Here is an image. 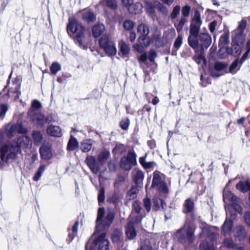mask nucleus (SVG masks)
<instances>
[{"instance_id": "1", "label": "nucleus", "mask_w": 250, "mask_h": 250, "mask_svg": "<svg viewBox=\"0 0 250 250\" xmlns=\"http://www.w3.org/2000/svg\"><path fill=\"white\" fill-rule=\"evenodd\" d=\"M84 27L81 23H79L74 19H70L67 26V31L68 34H75L73 40L74 42L81 48L86 50L88 47L92 51L90 46L91 42L84 36Z\"/></svg>"}, {"instance_id": "2", "label": "nucleus", "mask_w": 250, "mask_h": 250, "mask_svg": "<svg viewBox=\"0 0 250 250\" xmlns=\"http://www.w3.org/2000/svg\"><path fill=\"white\" fill-rule=\"evenodd\" d=\"M115 218L114 213L108 211L105 215L104 208L103 207L99 208L96 219V228L95 230V237L97 236L96 232L103 231L108 229L112 223Z\"/></svg>"}, {"instance_id": "3", "label": "nucleus", "mask_w": 250, "mask_h": 250, "mask_svg": "<svg viewBox=\"0 0 250 250\" xmlns=\"http://www.w3.org/2000/svg\"><path fill=\"white\" fill-rule=\"evenodd\" d=\"M20 150V147L16 144L5 145L0 150V159L5 163L12 161L16 159Z\"/></svg>"}, {"instance_id": "4", "label": "nucleus", "mask_w": 250, "mask_h": 250, "mask_svg": "<svg viewBox=\"0 0 250 250\" xmlns=\"http://www.w3.org/2000/svg\"><path fill=\"white\" fill-rule=\"evenodd\" d=\"M195 229L188 226L185 230V225L177 230L174 234L175 238L181 244H185L188 242L189 244L193 243L195 239L194 235Z\"/></svg>"}, {"instance_id": "5", "label": "nucleus", "mask_w": 250, "mask_h": 250, "mask_svg": "<svg viewBox=\"0 0 250 250\" xmlns=\"http://www.w3.org/2000/svg\"><path fill=\"white\" fill-rule=\"evenodd\" d=\"M137 155L133 151H129L126 156L123 157L120 161L121 167L125 170L129 171L137 164Z\"/></svg>"}, {"instance_id": "6", "label": "nucleus", "mask_w": 250, "mask_h": 250, "mask_svg": "<svg viewBox=\"0 0 250 250\" xmlns=\"http://www.w3.org/2000/svg\"><path fill=\"white\" fill-rule=\"evenodd\" d=\"M202 21L201 19L200 12L196 10L192 17L190 24L189 34L196 35L199 34Z\"/></svg>"}, {"instance_id": "7", "label": "nucleus", "mask_w": 250, "mask_h": 250, "mask_svg": "<svg viewBox=\"0 0 250 250\" xmlns=\"http://www.w3.org/2000/svg\"><path fill=\"white\" fill-rule=\"evenodd\" d=\"M142 219V217L138 215L134 219L131 218V220L127 223L125 227V234L129 239L132 240L136 236L137 232L134 228V224L140 223Z\"/></svg>"}, {"instance_id": "8", "label": "nucleus", "mask_w": 250, "mask_h": 250, "mask_svg": "<svg viewBox=\"0 0 250 250\" xmlns=\"http://www.w3.org/2000/svg\"><path fill=\"white\" fill-rule=\"evenodd\" d=\"M137 30L141 34V36L138 38V42L142 45L148 46L150 44V40L147 37L149 32L148 26L146 24H141L138 26Z\"/></svg>"}, {"instance_id": "9", "label": "nucleus", "mask_w": 250, "mask_h": 250, "mask_svg": "<svg viewBox=\"0 0 250 250\" xmlns=\"http://www.w3.org/2000/svg\"><path fill=\"white\" fill-rule=\"evenodd\" d=\"M123 5L127 7L129 13L132 14H137L140 13L142 8V5L140 2L133 3V0H121Z\"/></svg>"}, {"instance_id": "10", "label": "nucleus", "mask_w": 250, "mask_h": 250, "mask_svg": "<svg viewBox=\"0 0 250 250\" xmlns=\"http://www.w3.org/2000/svg\"><path fill=\"white\" fill-rule=\"evenodd\" d=\"M29 117L32 122L39 125L42 126L45 124L44 116L38 111H33L32 109L29 110L28 112Z\"/></svg>"}, {"instance_id": "11", "label": "nucleus", "mask_w": 250, "mask_h": 250, "mask_svg": "<svg viewBox=\"0 0 250 250\" xmlns=\"http://www.w3.org/2000/svg\"><path fill=\"white\" fill-rule=\"evenodd\" d=\"M106 233L102 232L96 239H95V246L98 245L99 250H108L109 241L105 238Z\"/></svg>"}, {"instance_id": "12", "label": "nucleus", "mask_w": 250, "mask_h": 250, "mask_svg": "<svg viewBox=\"0 0 250 250\" xmlns=\"http://www.w3.org/2000/svg\"><path fill=\"white\" fill-rule=\"evenodd\" d=\"M40 153L42 159L45 160L50 159L52 156L51 145L49 143L42 144L40 148Z\"/></svg>"}, {"instance_id": "13", "label": "nucleus", "mask_w": 250, "mask_h": 250, "mask_svg": "<svg viewBox=\"0 0 250 250\" xmlns=\"http://www.w3.org/2000/svg\"><path fill=\"white\" fill-rule=\"evenodd\" d=\"M82 16L83 20L88 24L94 21V12L91 9L86 8L83 10Z\"/></svg>"}, {"instance_id": "14", "label": "nucleus", "mask_w": 250, "mask_h": 250, "mask_svg": "<svg viewBox=\"0 0 250 250\" xmlns=\"http://www.w3.org/2000/svg\"><path fill=\"white\" fill-rule=\"evenodd\" d=\"M199 36L202 47L208 48L211 43V36L208 33H201L200 35L199 34Z\"/></svg>"}, {"instance_id": "15", "label": "nucleus", "mask_w": 250, "mask_h": 250, "mask_svg": "<svg viewBox=\"0 0 250 250\" xmlns=\"http://www.w3.org/2000/svg\"><path fill=\"white\" fill-rule=\"evenodd\" d=\"M247 235V232L245 229L242 226L237 227L234 232V236L238 241L244 240Z\"/></svg>"}, {"instance_id": "16", "label": "nucleus", "mask_w": 250, "mask_h": 250, "mask_svg": "<svg viewBox=\"0 0 250 250\" xmlns=\"http://www.w3.org/2000/svg\"><path fill=\"white\" fill-rule=\"evenodd\" d=\"M227 64L223 62H216L214 65V70L211 71V76L214 77H219L221 76L219 72L221 71L227 67Z\"/></svg>"}, {"instance_id": "17", "label": "nucleus", "mask_w": 250, "mask_h": 250, "mask_svg": "<svg viewBox=\"0 0 250 250\" xmlns=\"http://www.w3.org/2000/svg\"><path fill=\"white\" fill-rule=\"evenodd\" d=\"M236 188L243 193L250 191V178H248L244 181L239 182L236 185Z\"/></svg>"}, {"instance_id": "18", "label": "nucleus", "mask_w": 250, "mask_h": 250, "mask_svg": "<svg viewBox=\"0 0 250 250\" xmlns=\"http://www.w3.org/2000/svg\"><path fill=\"white\" fill-rule=\"evenodd\" d=\"M48 134L50 136L60 137L62 135L61 129L58 126L50 125L46 129Z\"/></svg>"}, {"instance_id": "19", "label": "nucleus", "mask_w": 250, "mask_h": 250, "mask_svg": "<svg viewBox=\"0 0 250 250\" xmlns=\"http://www.w3.org/2000/svg\"><path fill=\"white\" fill-rule=\"evenodd\" d=\"M161 208L164 211H165V210L167 208L166 203L160 198H154L153 199V209L155 211H157Z\"/></svg>"}, {"instance_id": "20", "label": "nucleus", "mask_w": 250, "mask_h": 250, "mask_svg": "<svg viewBox=\"0 0 250 250\" xmlns=\"http://www.w3.org/2000/svg\"><path fill=\"white\" fill-rule=\"evenodd\" d=\"M108 44V45L103 49L105 53L110 57L115 56L117 54V48L115 46V42L113 41Z\"/></svg>"}, {"instance_id": "21", "label": "nucleus", "mask_w": 250, "mask_h": 250, "mask_svg": "<svg viewBox=\"0 0 250 250\" xmlns=\"http://www.w3.org/2000/svg\"><path fill=\"white\" fill-rule=\"evenodd\" d=\"M194 208V204L193 201L191 198H188L185 200L184 204L183 211L185 213H191Z\"/></svg>"}, {"instance_id": "22", "label": "nucleus", "mask_w": 250, "mask_h": 250, "mask_svg": "<svg viewBox=\"0 0 250 250\" xmlns=\"http://www.w3.org/2000/svg\"><path fill=\"white\" fill-rule=\"evenodd\" d=\"M32 137L34 144L35 145L38 146L42 144L43 140V135L41 131L38 130L33 131Z\"/></svg>"}, {"instance_id": "23", "label": "nucleus", "mask_w": 250, "mask_h": 250, "mask_svg": "<svg viewBox=\"0 0 250 250\" xmlns=\"http://www.w3.org/2000/svg\"><path fill=\"white\" fill-rule=\"evenodd\" d=\"M187 22L188 19L185 18V17H181L180 18L176 20V22L174 23V25L178 33L182 31L184 25Z\"/></svg>"}, {"instance_id": "24", "label": "nucleus", "mask_w": 250, "mask_h": 250, "mask_svg": "<svg viewBox=\"0 0 250 250\" xmlns=\"http://www.w3.org/2000/svg\"><path fill=\"white\" fill-rule=\"evenodd\" d=\"M199 34L194 35L190 34L188 38V43L189 45L195 50L197 49L198 47L199 41L197 38Z\"/></svg>"}, {"instance_id": "25", "label": "nucleus", "mask_w": 250, "mask_h": 250, "mask_svg": "<svg viewBox=\"0 0 250 250\" xmlns=\"http://www.w3.org/2000/svg\"><path fill=\"white\" fill-rule=\"evenodd\" d=\"M232 225V221L230 219H226L222 227V232L224 235H226L231 231Z\"/></svg>"}, {"instance_id": "26", "label": "nucleus", "mask_w": 250, "mask_h": 250, "mask_svg": "<svg viewBox=\"0 0 250 250\" xmlns=\"http://www.w3.org/2000/svg\"><path fill=\"white\" fill-rule=\"evenodd\" d=\"M234 34L233 41L237 45L242 44L245 41V36L244 33L238 32L234 31L232 33Z\"/></svg>"}, {"instance_id": "27", "label": "nucleus", "mask_w": 250, "mask_h": 250, "mask_svg": "<svg viewBox=\"0 0 250 250\" xmlns=\"http://www.w3.org/2000/svg\"><path fill=\"white\" fill-rule=\"evenodd\" d=\"M237 197L234 195L230 191L227 190L226 188L223 191V200L224 202L231 201L232 202H236Z\"/></svg>"}, {"instance_id": "28", "label": "nucleus", "mask_w": 250, "mask_h": 250, "mask_svg": "<svg viewBox=\"0 0 250 250\" xmlns=\"http://www.w3.org/2000/svg\"><path fill=\"white\" fill-rule=\"evenodd\" d=\"M113 41L109 39L108 35L104 34L102 35L99 40V44L100 47L102 49L105 48L109 42H111Z\"/></svg>"}, {"instance_id": "29", "label": "nucleus", "mask_w": 250, "mask_h": 250, "mask_svg": "<svg viewBox=\"0 0 250 250\" xmlns=\"http://www.w3.org/2000/svg\"><path fill=\"white\" fill-rule=\"evenodd\" d=\"M142 209V208L141 207V202H139L138 201H134L133 202L132 206V213L131 214V219L133 218L132 216L133 215L134 213H137L138 214L137 216H141L143 217L142 215H139Z\"/></svg>"}, {"instance_id": "30", "label": "nucleus", "mask_w": 250, "mask_h": 250, "mask_svg": "<svg viewBox=\"0 0 250 250\" xmlns=\"http://www.w3.org/2000/svg\"><path fill=\"white\" fill-rule=\"evenodd\" d=\"M239 63H240L239 59L237 58L235 59L229 66V73H230L231 74H235L238 70H239L241 65L239 66Z\"/></svg>"}, {"instance_id": "31", "label": "nucleus", "mask_w": 250, "mask_h": 250, "mask_svg": "<svg viewBox=\"0 0 250 250\" xmlns=\"http://www.w3.org/2000/svg\"><path fill=\"white\" fill-rule=\"evenodd\" d=\"M120 51L123 55L125 56L127 55L130 51V47L124 41H121L119 43Z\"/></svg>"}, {"instance_id": "32", "label": "nucleus", "mask_w": 250, "mask_h": 250, "mask_svg": "<svg viewBox=\"0 0 250 250\" xmlns=\"http://www.w3.org/2000/svg\"><path fill=\"white\" fill-rule=\"evenodd\" d=\"M78 147V141L74 137L71 136L67 144V150H68L69 151H73Z\"/></svg>"}, {"instance_id": "33", "label": "nucleus", "mask_w": 250, "mask_h": 250, "mask_svg": "<svg viewBox=\"0 0 250 250\" xmlns=\"http://www.w3.org/2000/svg\"><path fill=\"white\" fill-rule=\"evenodd\" d=\"M138 191V189L136 187H132L127 192L126 199L127 200L134 199L136 197Z\"/></svg>"}, {"instance_id": "34", "label": "nucleus", "mask_w": 250, "mask_h": 250, "mask_svg": "<svg viewBox=\"0 0 250 250\" xmlns=\"http://www.w3.org/2000/svg\"><path fill=\"white\" fill-rule=\"evenodd\" d=\"M144 178L143 172L139 169L136 170L134 175V181L137 184H140L142 183Z\"/></svg>"}, {"instance_id": "35", "label": "nucleus", "mask_w": 250, "mask_h": 250, "mask_svg": "<svg viewBox=\"0 0 250 250\" xmlns=\"http://www.w3.org/2000/svg\"><path fill=\"white\" fill-rule=\"evenodd\" d=\"M163 182L160 173L158 171H155L153 173V178L151 187L155 188V186Z\"/></svg>"}, {"instance_id": "36", "label": "nucleus", "mask_w": 250, "mask_h": 250, "mask_svg": "<svg viewBox=\"0 0 250 250\" xmlns=\"http://www.w3.org/2000/svg\"><path fill=\"white\" fill-rule=\"evenodd\" d=\"M18 133L17 124L8 125L6 129V134L9 137H12L14 134Z\"/></svg>"}, {"instance_id": "37", "label": "nucleus", "mask_w": 250, "mask_h": 250, "mask_svg": "<svg viewBox=\"0 0 250 250\" xmlns=\"http://www.w3.org/2000/svg\"><path fill=\"white\" fill-rule=\"evenodd\" d=\"M92 145V141L91 140H85L81 144V149L83 152H87L91 149Z\"/></svg>"}, {"instance_id": "38", "label": "nucleus", "mask_w": 250, "mask_h": 250, "mask_svg": "<svg viewBox=\"0 0 250 250\" xmlns=\"http://www.w3.org/2000/svg\"><path fill=\"white\" fill-rule=\"evenodd\" d=\"M192 59L198 64H202V63L205 64L206 63V59L203 53L201 52L199 54H196L193 57Z\"/></svg>"}, {"instance_id": "39", "label": "nucleus", "mask_w": 250, "mask_h": 250, "mask_svg": "<svg viewBox=\"0 0 250 250\" xmlns=\"http://www.w3.org/2000/svg\"><path fill=\"white\" fill-rule=\"evenodd\" d=\"M45 169V165H41L39 167L37 171L35 174L33 179L35 181H38L41 176L42 175V174L44 171Z\"/></svg>"}, {"instance_id": "40", "label": "nucleus", "mask_w": 250, "mask_h": 250, "mask_svg": "<svg viewBox=\"0 0 250 250\" xmlns=\"http://www.w3.org/2000/svg\"><path fill=\"white\" fill-rule=\"evenodd\" d=\"M224 245L228 249L234 250L236 249L237 245L234 242L232 239L226 238L224 241Z\"/></svg>"}, {"instance_id": "41", "label": "nucleus", "mask_w": 250, "mask_h": 250, "mask_svg": "<svg viewBox=\"0 0 250 250\" xmlns=\"http://www.w3.org/2000/svg\"><path fill=\"white\" fill-rule=\"evenodd\" d=\"M105 30L104 25L102 23L95 24V38L100 36Z\"/></svg>"}, {"instance_id": "42", "label": "nucleus", "mask_w": 250, "mask_h": 250, "mask_svg": "<svg viewBox=\"0 0 250 250\" xmlns=\"http://www.w3.org/2000/svg\"><path fill=\"white\" fill-rule=\"evenodd\" d=\"M125 181V177L124 176L122 175H118L115 180L114 187L117 188H119L121 186L124 184Z\"/></svg>"}, {"instance_id": "43", "label": "nucleus", "mask_w": 250, "mask_h": 250, "mask_svg": "<svg viewBox=\"0 0 250 250\" xmlns=\"http://www.w3.org/2000/svg\"><path fill=\"white\" fill-rule=\"evenodd\" d=\"M110 153L108 151L104 150L102 151L98 157L99 161L101 163H104L109 157Z\"/></svg>"}, {"instance_id": "44", "label": "nucleus", "mask_w": 250, "mask_h": 250, "mask_svg": "<svg viewBox=\"0 0 250 250\" xmlns=\"http://www.w3.org/2000/svg\"><path fill=\"white\" fill-rule=\"evenodd\" d=\"M50 70L53 75H56L57 73L61 70V65L57 62H54L51 64Z\"/></svg>"}, {"instance_id": "45", "label": "nucleus", "mask_w": 250, "mask_h": 250, "mask_svg": "<svg viewBox=\"0 0 250 250\" xmlns=\"http://www.w3.org/2000/svg\"><path fill=\"white\" fill-rule=\"evenodd\" d=\"M181 10V7L179 5H176L172 9L170 13V18L171 20L175 19L179 15Z\"/></svg>"}, {"instance_id": "46", "label": "nucleus", "mask_w": 250, "mask_h": 250, "mask_svg": "<svg viewBox=\"0 0 250 250\" xmlns=\"http://www.w3.org/2000/svg\"><path fill=\"white\" fill-rule=\"evenodd\" d=\"M200 250H214L213 245L206 241H202L199 246Z\"/></svg>"}, {"instance_id": "47", "label": "nucleus", "mask_w": 250, "mask_h": 250, "mask_svg": "<svg viewBox=\"0 0 250 250\" xmlns=\"http://www.w3.org/2000/svg\"><path fill=\"white\" fill-rule=\"evenodd\" d=\"M157 9L158 11L164 16H167L168 13V10L167 7L159 2L157 4Z\"/></svg>"}, {"instance_id": "48", "label": "nucleus", "mask_w": 250, "mask_h": 250, "mask_svg": "<svg viewBox=\"0 0 250 250\" xmlns=\"http://www.w3.org/2000/svg\"><path fill=\"white\" fill-rule=\"evenodd\" d=\"M121 235L122 232L119 229H115L111 236L112 241L114 243L118 242L120 239Z\"/></svg>"}, {"instance_id": "49", "label": "nucleus", "mask_w": 250, "mask_h": 250, "mask_svg": "<svg viewBox=\"0 0 250 250\" xmlns=\"http://www.w3.org/2000/svg\"><path fill=\"white\" fill-rule=\"evenodd\" d=\"M155 188H156L159 191L164 193H167L168 191L167 184L164 181L155 186Z\"/></svg>"}, {"instance_id": "50", "label": "nucleus", "mask_w": 250, "mask_h": 250, "mask_svg": "<svg viewBox=\"0 0 250 250\" xmlns=\"http://www.w3.org/2000/svg\"><path fill=\"white\" fill-rule=\"evenodd\" d=\"M191 10V7L188 5H186L183 6L181 9L182 11V17H185L188 18L189 15V13Z\"/></svg>"}, {"instance_id": "51", "label": "nucleus", "mask_w": 250, "mask_h": 250, "mask_svg": "<svg viewBox=\"0 0 250 250\" xmlns=\"http://www.w3.org/2000/svg\"><path fill=\"white\" fill-rule=\"evenodd\" d=\"M143 204L144 208L147 212H149L151 209V202L150 199L146 197L143 199Z\"/></svg>"}, {"instance_id": "52", "label": "nucleus", "mask_w": 250, "mask_h": 250, "mask_svg": "<svg viewBox=\"0 0 250 250\" xmlns=\"http://www.w3.org/2000/svg\"><path fill=\"white\" fill-rule=\"evenodd\" d=\"M85 162L91 171L94 173V157L92 156H88L86 157Z\"/></svg>"}, {"instance_id": "53", "label": "nucleus", "mask_w": 250, "mask_h": 250, "mask_svg": "<svg viewBox=\"0 0 250 250\" xmlns=\"http://www.w3.org/2000/svg\"><path fill=\"white\" fill-rule=\"evenodd\" d=\"M130 124V121L128 118H125L121 120L120 123V126L123 130H127Z\"/></svg>"}, {"instance_id": "54", "label": "nucleus", "mask_w": 250, "mask_h": 250, "mask_svg": "<svg viewBox=\"0 0 250 250\" xmlns=\"http://www.w3.org/2000/svg\"><path fill=\"white\" fill-rule=\"evenodd\" d=\"M123 26L125 30H131L133 28L134 23L132 21L130 20H126L124 22Z\"/></svg>"}, {"instance_id": "55", "label": "nucleus", "mask_w": 250, "mask_h": 250, "mask_svg": "<svg viewBox=\"0 0 250 250\" xmlns=\"http://www.w3.org/2000/svg\"><path fill=\"white\" fill-rule=\"evenodd\" d=\"M42 107V104L37 100H34L32 102L31 107L29 110H33L37 111Z\"/></svg>"}, {"instance_id": "56", "label": "nucleus", "mask_w": 250, "mask_h": 250, "mask_svg": "<svg viewBox=\"0 0 250 250\" xmlns=\"http://www.w3.org/2000/svg\"><path fill=\"white\" fill-rule=\"evenodd\" d=\"M182 43L183 37L181 35H178L174 42L173 46L176 50H178L180 48Z\"/></svg>"}, {"instance_id": "57", "label": "nucleus", "mask_w": 250, "mask_h": 250, "mask_svg": "<svg viewBox=\"0 0 250 250\" xmlns=\"http://www.w3.org/2000/svg\"><path fill=\"white\" fill-rule=\"evenodd\" d=\"M93 236L94 233L85 244V250H94V239L92 238Z\"/></svg>"}, {"instance_id": "58", "label": "nucleus", "mask_w": 250, "mask_h": 250, "mask_svg": "<svg viewBox=\"0 0 250 250\" xmlns=\"http://www.w3.org/2000/svg\"><path fill=\"white\" fill-rule=\"evenodd\" d=\"M14 93L15 94L14 95V98L15 100L18 99L20 97V95H21V92L20 91V86L18 85H16V86L14 88V90H12V89H10L9 92V95H10L12 93Z\"/></svg>"}, {"instance_id": "59", "label": "nucleus", "mask_w": 250, "mask_h": 250, "mask_svg": "<svg viewBox=\"0 0 250 250\" xmlns=\"http://www.w3.org/2000/svg\"><path fill=\"white\" fill-rule=\"evenodd\" d=\"M247 25V21L243 19L239 23L237 29L235 31V32L244 33V30L245 29Z\"/></svg>"}, {"instance_id": "60", "label": "nucleus", "mask_w": 250, "mask_h": 250, "mask_svg": "<svg viewBox=\"0 0 250 250\" xmlns=\"http://www.w3.org/2000/svg\"><path fill=\"white\" fill-rule=\"evenodd\" d=\"M104 188H102L99 191L98 195V200L99 202V204L100 205L101 203H103L105 199L104 196Z\"/></svg>"}, {"instance_id": "61", "label": "nucleus", "mask_w": 250, "mask_h": 250, "mask_svg": "<svg viewBox=\"0 0 250 250\" xmlns=\"http://www.w3.org/2000/svg\"><path fill=\"white\" fill-rule=\"evenodd\" d=\"M7 104H3L0 105V119H3L8 110Z\"/></svg>"}, {"instance_id": "62", "label": "nucleus", "mask_w": 250, "mask_h": 250, "mask_svg": "<svg viewBox=\"0 0 250 250\" xmlns=\"http://www.w3.org/2000/svg\"><path fill=\"white\" fill-rule=\"evenodd\" d=\"M106 5L108 7L114 10L117 8V4L115 0H107Z\"/></svg>"}, {"instance_id": "63", "label": "nucleus", "mask_w": 250, "mask_h": 250, "mask_svg": "<svg viewBox=\"0 0 250 250\" xmlns=\"http://www.w3.org/2000/svg\"><path fill=\"white\" fill-rule=\"evenodd\" d=\"M157 57L156 52L154 50H151L149 52L148 59L150 62H154L155 58Z\"/></svg>"}, {"instance_id": "64", "label": "nucleus", "mask_w": 250, "mask_h": 250, "mask_svg": "<svg viewBox=\"0 0 250 250\" xmlns=\"http://www.w3.org/2000/svg\"><path fill=\"white\" fill-rule=\"evenodd\" d=\"M17 132L18 133L25 134L27 133V129L21 124H17Z\"/></svg>"}]
</instances>
